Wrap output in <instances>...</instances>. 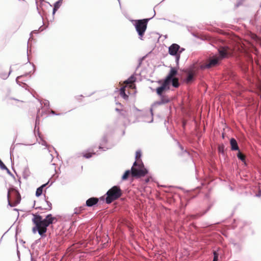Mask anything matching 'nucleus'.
<instances>
[{
    "label": "nucleus",
    "instance_id": "obj_1",
    "mask_svg": "<svg viewBox=\"0 0 261 261\" xmlns=\"http://www.w3.org/2000/svg\"><path fill=\"white\" fill-rule=\"evenodd\" d=\"M34 218L32 219L33 223L37 224L38 226H41L42 230L39 231V234L43 237L47 231V227L51 224L57 222V219L53 217L51 214L47 215L46 217L42 219V217L39 215H34Z\"/></svg>",
    "mask_w": 261,
    "mask_h": 261
},
{
    "label": "nucleus",
    "instance_id": "obj_2",
    "mask_svg": "<svg viewBox=\"0 0 261 261\" xmlns=\"http://www.w3.org/2000/svg\"><path fill=\"white\" fill-rule=\"evenodd\" d=\"M106 195V202L107 204H110L121 196L122 191L119 186H114L107 191Z\"/></svg>",
    "mask_w": 261,
    "mask_h": 261
},
{
    "label": "nucleus",
    "instance_id": "obj_3",
    "mask_svg": "<svg viewBox=\"0 0 261 261\" xmlns=\"http://www.w3.org/2000/svg\"><path fill=\"white\" fill-rule=\"evenodd\" d=\"M148 173V170L144 168L143 163H139L136 161L131 168V174L133 177H141Z\"/></svg>",
    "mask_w": 261,
    "mask_h": 261
},
{
    "label": "nucleus",
    "instance_id": "obj_4",
    "mask_svg": "<svg viewBox=\"0 0 261 261\" xmlns=\"http://www.w3.org/2000/svg\"><path fill=\"white\" fill-rule=\"evenodd\" d=\"M150 19H143L134 20V25L139 35V38L143 40L144 33L147 29V23Z\"/></svg>",
    "mask_w": 261,
    "mask_h": 261
},
{
    "label": "nucleus",
    "instance_id": "obj_5",
    "mask_svg": "<svg viewBox=\"0 0 261 261\" xmlns=\"http://www.w3.org/2000/svg\"><path fill=\"white\" fill-rule=\"evenodd\" d=\"M8 205L11 207L16 206L21 200V197L18 191L15 189H9L7 194Z\"/></svg>",
    "mask_w": 261,
    "mask_h": 261
},
{
    "label": "nucleus",
    "instance_id": "obj_6",
    "mask_svg": "<svg viewBox=\"0 0 261 261\" xmlns=\"http://www.w3.org/2000/svg\"><path fill=\"white\" fill-rule=\"evenodd\" d=\"M180 47L179 45L176 43H173L169 47V54L171 56H174L175 57V61L177 64H178L179 60L180 59V54L178 51Z\"/></svg>",
    "mask_w": 261,
    "mask_h": 261
},
{
    "label": "nucleus",
    "instance_id": "obj_7",
    "mask_svg": "<svg viewBox=\"0 0 261 261\" xmlns=\"http://www.w3.org/2000/svg\"><path fill=\"white\" fill-rule=\"evenodd\" d=\"M172 81V80L166 77L163 82L159 81V83L162 84V85L156 88V92L157 94H161V92L169 90L170 84L171 83Z\"/></svg>",
    "mask_w": 261,
    "mask_h": 261
},
{
    "label": "nucleus",
    "instance_id": "obj_8",
    "mask_svg": "<svg viewBox=\"0 0 261 261\" xmlns=\"http://www.w3.org/2000/svg\"><path fill=\"white\" fill-rule=\"evenodd\" d=\"M219 62L218 58H214L210 59L208 61L202 65H200V68L201 70H204L205 69H210L213 67L216 66Z\"/></svg>",
    "mask_w": 261,
    "mask_h": 261
},
{
    "label": "nucleus",
    "instance_id": "obj_9",
    "mask_svg": "<svg viewBox=\"0 0 261 261\" xmlns=\"http://www.w3.org/2000/svg\"><path fill=\"white\" fill-rule=\"evenodd\" d=\"M158 95L160 97V99L154 103L156 105L160 106L169 103L172 100V98L171 97H169L167 95L163 94V92H161V94Z\"/></svg>",
    "mask_w": 261,
    "mask_h": 261
},
{
    "label": "nucleus",
    "instance_id": "obj_10",
    "mask_svg": "<svg viewBox=\"0 0 261 261\" xmlns=\"http://www.w3.org/2000/svg\"><path fill=\"white\" fill-rule=\"evenodd\" d=\"M229 48L227 46L223 47L221 48H220L219 51V54L220 55V59H223L227 57L229 54Z\"/></svg>",
    "mask_w": 261,
    "mask_h": 261
},
{
    "label": "nucleus",
    "instance_id": "obj_11",
    "mask_svg": "<svg viewBox=\"0 0 261 261\" xmlns=\"http://www.w3.org/2000/svg\"><path fill=\"white\" fill-rule=\"evenodd\" d=\"M98 202V199L96 197H92L87 200L86 202V206L91 207L96 204Z\"/></svg>",
    "mask_w": 261,
    "mask_h": 261
},
{
    "label": "nucleus",
    "instance_id": "obj_12",
    "mask_svg": "<svg viewBox=\"0 0 261 261\" xmlns=\"http://www.w3.org/2000/svg\"><path fill=\"white\" fill-rule=\"evenodd\" d=\"M230 146H231V149L233 151H234V150H239V146H238V143L236 141V140L233 138H232L230 139Z\"/></svg>",
    "mask_w": 261,
    "mask_h": 261
},
{
    "label": "nucleus",
    "instance_id": "obj_13",
    "mask_svg": "<svg viewBox=\"0 0 261 261\" xmlns=\"http://www.w3.org/2000/svg\"><path fill=\"white\" fill-rule=\"evenodd\" d=\"M194 74L192 71H189L188 72L187 77L185 80V82L186 84H188L191 83L192 82H193L194 80Z\"/></svg>",
    "mask_w": 261,
    "mask_h": 261
},
{
    "label": "nucleus",
    "instance_id": "obj_14",
    "mask_svg": "<svg viewBox=\"0 0 261 261\" xmlns=\"http://www.w3.org/2000/svg\"><path fill=\"white\" fill-rule=\"evenodd\" d=\"M177 74V71L175 68L171 67L169 73L167 75L166 77H168L171 80H173V78H175L174 77Z\"/></svg>",
    "mask_w": 261,
    "mask_h": 261
},
{
    "label": "nucleus",
    "instance_id": "obj_15",
    "mask_svg": "<svg viewBox=\"0 0 261 261\" xmlns=\"http://www.w3.org/2000/svg\"><path fill=\"white\" fill-rule=\"evenodd\" d=\"M44 198L45 201L47 205V207L44 208V210L50 211L52 209V204L50 202L47 200L48 197H46L45 195H44ZM36 208L39 210H43V208H42L41 206L37 207Z\"/></svg>",
    "mask_w": 261,
    "mask_h": 261
},
{
    "label": "nucleus",
    "instance_id": "obj_16",
    "mask_svg": "<svg viewBox=\"0 0 261 261\" xmlns=\"http://www.w3.org/2000/svg\"><path fill=\"white\" fill-rule=\"evenodd\" d=\"M63 2V0H58L54 4L53 11V14H54L58 9L60 7Z\"/></svg>",
    "mask_w": 261,
    "mask_h": 261
},
{
    "label": "nucleus",
    "instance_id": "obj_17",
    "mask_svg": "<svg viewBox=\"0 0 261 261\" xmlns=\"http://www.w3.org/2000/svg\"><path fill=\"white\" fill-rule=\"evenodd\" d=\"M237 156L239 160H240L243 163H244L245 165H246L245 160L246 156L240 151V150L238 151Z\"/></svg>",
    "mask_w": 261,
    "mask_h": 261
},
{
    "label": "nucleus",
    "instance_id": "obj_18",
    "mask_svg": "<svg viewBox=\"0 0 261 261\" xmlns=\"http://www.w3.org/2000/svg\"><path fill=\"white\" fill-rule=\"evenodd\" d=\"M47 183L43 184L37 189L36 191V196L37 197L40 196L42 194L43 189L47 185Z\"/></svg>",
    "mask_w": 261,
    "mask_h": 261
},
{
    "label": "nucleus",
    "instance_id": "obj_19",
    "mask_svg": "<svg viewBox=\"0 0 261 261\" xmlns=\"http://www.w3.org/2000/svg\"><path fill=\"white\" fill-rule=\"evenodd\" d=\"M107 142V139L106 136H104L102 139L101 143L100 144V146L99 147V149H102L103 151L106 150L107 149H108L109 148L107 147L106 149H104V147H102V146L104 145L105 143Z\"/></svg>",
    "mask_w": 261,
    "mask_h": 261
},
{
    "label": "nucleus",
    "instance_id": "obj_20",
    "mask_svg": "<svg viewBox=\"0 0 261 261\" xmlns=\"http://www.w3.org/2000/svg\"><path fill=\"white\" fill-rule=\"evenodd\" d=\"M136 78L134 75H131L129 78L124 81V83L126 84H132L135 82Z\"/></svg>",
    "mask_w": 261,
    "mask_h": 261
},
{
    "label": "nucleus",
    "instance_id": "obj_21",
    "mask_svg": "<svg viewBox=\"0 0 261 261\" xmlns=\"http://www.w3.org/2000/svg\"><path fill=\"white\" fill-rule=\"evenodd\" d=\"M172 85L175 88H178L179 86L178 79L177 77L173 78L171 81Z\"/></svg>",
    "mask_w": 261,
    "mask_h": 261
},
{
    "label": "nucleus",
    "instance_id": "obj_22",
    "mask_svg": "<svg viewBox=\"0 0 261 261\" xmlns=\"http://www.w3.org/2000/svg\"><path fill=\"white\" fill-rule=\"evenodd\" d=\"M120 94L124 99H127L128 96L125 94V87H122L120 89Z\"/></svg>",
    "mask_w": 261,
    "mask_h": 261
},
{
    "label": "nucleus",
    "instance_id": "obj_23",
    "mask_svg": "<svg viewBox=\"0 0 261 261\" xmlns=\"http://www.w3.org/2000/svg\"><path fill=\"white\" fill-rule=\"evenodd\" d=\"M12 72V70L10 69L9 73H0V78L3 80H6L9 76L10 75V73Z\"/></svg>",
    "mask_w": 261,
    "mask_h": 261
},
{
    "label": "nucleus",
    "instance_id": "obj_24",
    "mask_svg": "<svg viewBox=\"0 0 261 261\" xmlns=\"http://www.w3.org/2000/svg\"><path fill=\"white\" fill-rule=\"evenodd\" d=\"M85 206H81L79 207H76L74 208V213L75 214H79L81 213L83 211L85 210Z\"/></svg>",
    "mask_w": 261,
    "mask_h": 261
},
{
    "label": "nucleus",
    "instance_id": "obj_25",
    "mask_svg": "<svg viewBox=\"0 0 261 261\" xmlns=\"http://www.w3.org/2000/svg\"><path fill=\"white\" fill-rule=\"evenodd\" d=\"M119 115L124 118H127L128 113L127 111L125 110L121 109Z\"/></svg>",
    "mask_w": 261,
    "mask_h": 261
},
{
    "label": "nucleus",
    "instance_id": "obj_26",
    "mask_svg": "<svg viewBox=\"0 0 261 261\" xmlns=\"http://www.w3.org/2000/svg\"><path fill=\"white\" fill-rule=\"evenodd\" d=\"M42 228L41 226H38L37 224H35V226L33 228V232L35 233L37 231L39 233V231L42 230Z\"/></svg>",
    "mask_w": 261,
    "mask_h": 261
},
{
    "label": "nucleus",
    "instance_id": "obj_27",
    "mask_svg": "<svg viewBox=\"0 0 261 261\" xmlns=\"http://www.w3.org/2000/svg\"><path fill=\"white\" fill-rule=\"evenodd\" d=\"M130 173V171L129 170H126L125 172V173H124V174L122 175V179L126 180L128 178V175H129Z\"/></svg>",
    "mask_w": 261,
    "mask_h": 261
},
{
    "label": "nucleus",
    "instance_id": "obj_28",
    "mask_svg": "<svg viewBox=\"0 0 261 261\" xmlns=\"http://www.w3.org/2000/svg\"><path fill=\"white\" fill-rule=\"evenodd\" d=\"M213 254H214V258H213V261H218V256H219L218 253H217V252L216 251H214Z\"/></svg>",
    "mask_w": 261,
    "mask_h": 261
},
{
    "label": "nucleus",
    "instance_id": "obj_29",
    "mask_svg": "<svg viewBox=\"0 0 261 261\" xmlns=\"http://www.w3.org/2000/svg\"><path fill=\"white\" fill-rule=\"evenodd\" d=\"M95 153L94 152H88V153H85L84 154V156L87 159H89L90 158H91L92 156V154H95Z\"/></svg>",
    "mask_w": 261,
    "mask_h": 261
},
{
    "label": "nucleus",
    "instance_id": "obj_30",
    "mask_svg": "<svg viewBox=\"0 0 261 261\" xmlns=\"http://www.w3.org/2000/svg\"><path fill=\"white\" fill-rule=\"evenodd\" d=\"M38 121H39V117L38 116H37L36 119V124H35V129H34V132L35 133V132L36 130H37L38 131V135L39 136V127L37 128V124Z\"/></svg>",
    "mask_w": 261,
    "mask_h": 261
},
{
    "label": "nucleus",
    "instance_id": "obj_31",
    "mask_svg": "<svg viewBox=\"0 0 261 261\" xmlns=\"http://www.w3.org/2000/svg\"><path fill=\"white\" fill-rule=\"evenodd\" d=\"M141 156V152L140 150H138L136 151V159L138 160V159H140Z\"/></svg>",
    "mask_w": 261,
    "mask_h": 261
},
{
    "label": "nucleus",
    "instance_id": "obj_32",
    "mask_svg": "<svg viewBox=\"0 0 261 261\" xmlns=\"http://www.w3.org/2000/svg\"><path fill=\"white\" fill-rule=\"evenodd\" d=\"M0 168L1 169H7V167L5 166V165L3 163V162L0 159Z\"/></svg>",
    "mask_w": 261,
    "mask_h": 261
},
{
    "label": "nucleus",
    "instance_id": "obj_33",
    "mask_svg": "<svg viewBox=\"0 0 261 261\" xmlns=\"http://www.w3.org/2000/svg\"><path fill=\"white\" fill-rule=\"evenodd\" d=\"M43 104H44V107H46V108H48L49 107V102L47 100H45L43 101Z\"/></svg>",
    "mask_w": 261,
    "mask_h": 261
},
{
    "label": "nucleus",
    "instance_id": "obj_34",
    "mask_svg": "<svg viewBox=\"0 0 261 261\" xmlns=\"http://www.w3.org/2000/svg\"><path fill=\"white\" fill-rule=\"evenodd\" d=\"M243 0H240L235 5L236 7H238L239 6L242 4Z\"/></svg>",
    "mask_w": 261,
    "mask_h": 261
},
{
    "label": "nucleus",
    "instance_id": "obj_35",
    "mask_svg": "<svg viewBox=\"0 0 261 261\" xmlns=\"http://www.w3.org/2000/svg\"><path fill=\"white\" fill-rule=\"evenodd\" d=\"M40 139H41V142H39V143L41 144V145H42L46 146L47 145L46 142L44 140H43L42 139L40 138Z\"/></svg>",
    "mask_w": 261,
    "mask_h": 261
},
{
    "label": "nucleus",
    "instance_id": "obj_36",
    "mask_svg": "<svg viewBox=\"0 0 261 261\" xmlns=\"http://www.w3.org/2000/svg\"><path fill=\"white\" fill-rule=\"evenodd\" d=\"M21 77H22V75L18 76L17 77L16 79V81L17 83L18 84V83H19L18 79H20Z\"/></svg>",
    "mask_w": 261,
    "mask_h": 261
},
{
    "label": "nucleus",
    "instance_id": "obj_37",
    "mask_svg": "<svg viewBox=\"0 0 261 261\" xmlns=\"http://www.w3.org/2000/svg\"><path fill=\"white\" fill-rule=\"evenodd\" d=\"M5 170L7 171V173L10 174V175H12V173L11 172H10V171L9 170V169L7 168V169H5Z\"/></svg>",
    "mask_w": 261,
    "mask_h": 261
},
{
    "label": "nucleus",
    "instance_id": "obj_38",
    "mask_svg": "<svg viewBox=\"0 0 261 261\" xmlns=\"http://www.w3.org/2000/svg\"><path fill=\"white\" fill-rule=\"evenodd\" d=\"M121 110V109H118V108H116V109H115V111H117V112H118L119 114H120V113Z\"/></svg>",
    "mask_w": 261,
    "mask_h": 261
},
{
    "label": "nucleus",
    "instance_id": "obj_39",
    "mask_svg": "<svg viewBox=\"0 0 261 261\" xmlns=\"http://www.w3.org/2000/svg\"><path fill=\"white\" fill-rule=\"evenodd\" d=\"M149 180H150V178H149V177L147 178L145 180V182H149Z\"/></svg>",
    "mask_w": 261,
    "mask_h": 261
},
{
    "label": "nucleus",
    "instance_id": "obj_40",
    "mask_svg": "<svg viewBox=\"0 0 261 261\" xmlns=\"http://www.w3.org/2000/svg\"><path fill=\"white\" fill-rule=\"evenodd\" d=\"M180 49H180V50H179V54H180V53H181V52L184 50V48H180Z\"/></svg>",
    "mask_w": 261,
    "mask_h": 261
},
{
    "label": "nucleus",
    "instance_id": "obj_41",
    "mask_svg": "<svg viewBox=\"0 0 261 261\" xmlns=\"http://www.w3.org/2000/svg\"><path fill=\"white\" fill-rule=\"evenodd\" d=\"M150 112H151V115L152 116L153 115V112H152V109H150Z\"/></svg>",
    "mask_w": 261,
    "mask_h": 261
},
{
    "label": "nucleus",
    "instance_id": "obj_42",
    "mask_svg": "<svg viewBox=\"0 0 261 261\" xmlns=\"http://www.w3.org/2000/svg\"><path fill=\"white\" fill-rule=\"evenodd\" d=\"M260 194H261L260 193H258V194L256 195V196H260Z\"/></svg>",
    "mask_w": 261,
    "mask_h": 261
},
{
    "label": "nucleus",
    "instance_id": "obj_43",
    "mask_svg": "<svg viewBox=\"0 0 261 261\" xmlns=\"http://www.w3.org/2000/svg\"><path fill=\"white\" fill-rule=\"evenodd\" d=\"M51 113H52V114H55V112L54 111H51Z\"/></svg>",
    "mask_w": 261,
    "mask_h": 261
},
{
    "label": "nucleus",
    "instance_id": "obj_44",
    "mask_svg": "<svg viewBox=\"0 0 261 261\" xmlns=\"http://www.w3.org/2000/svg\"><path fill=\"white\" fill-rule=\"evenodd\" d=\"M152 121H153V118L152 117V118H151V120L150 121H149V122H152Z\"/></svg>",
    "mask_w": 261,
    "mask_h": 261
},
{
    "label": "nucleus",
    "instance_id": "obj_45",
    "mask_svg": "<svg viewBox=\"0 0 261 261\" xmlns=\"http://www.w3.org/2000/svg\"><path fill=\"white\" fill-rule=\"evenodd\" d=\"M12 152V149L11 148V150H10V155H11Z\"/></svg>",
    "mask_w": 261,
    "mask_h": 261
},
{
    "label": "nucleus",
    "instance_id": "obj_46",
    "mask_svg": "<svg viewBox=\"0 0 261 261\" xmlns=\"http://www.w3.org/2000/svg\"><path fill=\"white\" fill-rule=\"evenodd\" d=\"M19 251L17 250V255H19Z\"/></svg>",
    "mask_w": 261,
    "mask_h": 261
},
{
    "label": "nucleus",
    "instance_id": "obj_47",
    "mask_svg": "<svg viewBox=\"0 0 261 261\" xmlns=\"http://www.w3.org/2000/svg\"><path fill=\"white\" fill-rule=\"evenodd\" d=\"M180 148H181V150H182V149H183V148H182L181 146H180Z\"/></svg>",
    "mask_w": 261,
    "mask_h": 261
}]
</instances>
